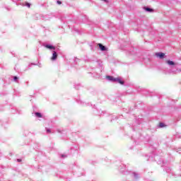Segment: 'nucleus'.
<instances>
[{
	"instance_id": "nucleus-9",
	"label": "nucleus",
	"mask_w": 181,
	"mask_h": 181,
	"mask_svg": "<svg viewBox=\"0 0 181 181\" xmlns=\"http://www.w3.org/2000/svg\"><path fill=\"white\" fill-rule=\"evenodd\" d=\"M23 6H27L28 8H30V4H29L28 2H25V4H23Z\"/></svg>"
},
{
	"instance_id": "nucleus-18",
	"label": "nucleus",
	"mask_w": 181,
	"mask_h": 181,
	"mask_svg": "<svg viewBox=\"0 0 181 181\" xmlns=\"http://www.w3.org/2000/svg\"><path fill=\"white\" fill-rule=\"evenodd\" d=\"M106 4H108V0H103Z\"/></svg>"
},
{
	"instance_id": "nucleus-12",
	"label": "nucleus",
	"mask_w": 181,
	"mask_h": 181,
	"mask_svg": "<svg viewBox=\"0 0 181 181\" xmlns=\"http://www.w3.org/2000/svg\"><path fill=\"white\" fill-rule=\"evenodd\" d=\"M133 175L136 179H138V174H136V173H133Z\"/></svg>"
},
{
	"instance_id": "nucleus-2",
	"label": "nucleus",
	"mask_w": 181,
	"mask_h": 181,
	"mask_svg": "<svg viewBox=\"0 0 181 181\" xmlns=\"http://www.w3.org/2000/svg\"><path fill=\"white\" fill-rule=\"evenodd\" d=\"M166 63L168 64V65L171 67V69L173 67H175L176 66V63H175V62L173 61H170V60H167Z\"/></svg>"
},
{
	"instance_id": "nucleus-13",
	"label": "nucleus",
	"mask_w": 181,
	"mask_h": 181,
	"mask_svg": "<svg viewBox=\"0 0 181 181\" xmlns=\"http://www.w3.org/2000/svg\"><path fill=\"white\" fill-rule=\"evenodd\" d=\"M13 81L17 83L18 82V76H14L13 77Z\"/></svg>"
},
{
	"instance_id": "nucleus-14",
	"label": "nucleus",
	"mask_w": 181,
	"mask_h": 181,
	"mask_svg": "<svg viewBox=\"0 0 181 181\" xmlns=\"http://www.w3.org/2000/svg\"><path fill=\"white\" fill-rule=\"evenodd\" d=\"M61 157L64 159L65 158H67V155H66V154H62V155H61Z\"/></svg>"
},
{
	"instance_id": "nucleus-4",
	"label": "nucleus",
	"mask_w": 181,
	"mask_h": 181,
	"mask_svg": "<svg viewBox=\"0 0 181 181\" xmlns=\"http://www.w3.org/2000/svg\"><path fill=\"white\" fill-rule=\"evenodd\" d=\"M98 46L102 52H105V50H107V47H105V46L103 45V44H98Z\"/></svg>"
},
{
	"instance_id": "nucleus-7",
	"label": "nucleus",
	"mask_w": 181,
	"mask_h": 181,
	"mask_svg": "<svg viewBox=\"0 0 181 181\" xmlns=\"http://www.w3.org/2000/svg\"><path fill=\"white\" fill-rule=\"evenodd\" d=\"M145 11H146V12H153V9L149 8V7H145L144 8Z\"/></svg>"
},
{
	"instance_id": "nucleus-5",
	"label": "nucleus",
	"mask_w": 181,
	"mask_h": 181,
	"mask_svg": "<svg viewBox=\"0 0 181 181\" xmlns=\"http://www.w3.org/2000/svg\"><path fill=\"white\" fill-rule=\"evenodd\" d=\"M115 81H117V83H119V84L123 85L124 81L121 80L119 78H115Z\"/></svg>"
},
{
	"instance_id": "nucleus-1",
	"label": "nucleus",
	"mask_w": 181,
	"mask_h": 181,
	"mask_svg": "<svg viewBox=\"0 0 181 181\" xmlns=\"http://www.w3.org/2000/svg\"><path fill=\"white\" fill-rule=\"evenodd\" d=\"M45 47H46L47 49H49V50H53L52 51V56L50 58V60H52V62H56V60H57V57H58V54L57 52L54 50H56V47L51 45H45Z\"/></svg>"
},
{
	"instance_id": "nucleus-10",
	"label": "nucleus",
	"mask_w": 181,
	"mask_h": 181,
	"mask_svg": "<svg viewBox=\"0 0 181 181\" xmlns=\"http://www.w3.org/2000/svg\"><path fill=\"white\" fill-rule=\"evenodd\" d=\"M177 73H181V69L176 68L175 74H177Z\"/></svg>"
},
{
	"instance_id": "nucleus-11",
	"label": "nucleus",
	"mask_w": 181,
	"mask_h": 181,
	"mask_svg": "<svg viewBox=\"0 0 181 181\" xmlns=\"http://www.w3.org/2000/svg\"><path fill=\"white\" fill-rule=\"evenodd\" d=\"M159 127H160V128H163V127H165V124L160 123Z\"/></svg>"
},
{
	"instance_id": "nucleus-15",
	"label": "nucleus",
	"mask_w": 181,
	"mask_h": 181,
	"mask_svg": "<svg viewBox=\"0 0 181 181\" xmlns=\"http://www.w3.org/2000/svg\"><path fill=\"white\" fill-rule=\"evenodd\" d=\"M177 152H178V153L181 154V148H177Z\"/></svg>"
},
{
	"instance_id": "nucleus-16",
	"label": "nucleus",
	"mask_w": 181,
	"mask_h": 181,
	"mask_svg": "<svg viewBox=\"0 0 181 181\" xmlns=\"http://www.w3.org/2000/svg\"><path fill=\"white\" fill-rule=\"evenodd\" d=\"M46 131H47V132L48 133V134H50V132H51V131L49 130V129H46Z\"/></svg>"
},
{
	"instance_id": "nucleus-3",
	"label": "nucleus",
	"mask_w": 181,
	"mask_h": 181,
	"mask_svg": "<svg viewBox=\"0 0 181 181\" xmlns=\"http://www.w3.org/2000/svg\"><path fill=\"white\" fill-rule=\"evenodd\" d=\"M156 57H159V59H163L165 57V53H163V52H157V53H156Z\"/></svg>"
},
{
	"instance_id": "nucleus-19",
	"label": "nucleus",
	"mask_w": 181,
	"mask_h": 181,
	"mask_svg": "<svg viewBox=\"0 0 181 181\" xmlns=\"http://www.w3.org/2000/svg\"><path fill=\"white\" fill-rule=\"evenodd\" d=\"M17 160H18V162H21L22 160H21V159H17Z\"/></svg>"
},
{
	"instance_id": "nucleus-6",
	"label": "nucleus",
	"mask_w": 181,
	"mask_h": 181,
	"mask_svg": "<svg viewBox=\"0 0 181 181\" xmlns=\"http://www.w3.org/2000/svg\"><path fill=\"white\" fill-rule=\"evenodd\" d=\"M107 80H109V81H115V78H114L111 76H107Z\"/></svg>"
},
{
	"instance_id": "nucleus-17",
	"label": "nucleus",
	"mask_w": 181,
	"mask_h": 181,
	"mask_svg": "<svg viewBox=\"0 0 181 181\" xmlns=\"http://www.w3.org/2000/svg\"><path fill=\"white\" fill-rule=\"evenodd\" d=\"M57 4H58V5H62V1H57Z\"/></svg>"
},
{
	"instance_id": "nucleus-8",
	"label": "nucleus",
	"mask_w": 181,
	"mask_h": 181,
	"mask_svg": "<svg viewBox=\"0 0 181 181\" xmlns=\"http://www.w3.org/2000/svg\"><path fill=\"white\" fill-rule=\"evenodd\" d=\"M35 116L37 117V118H42V113L40 112H35Z\"/></svg>"
}]
</instances>
